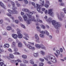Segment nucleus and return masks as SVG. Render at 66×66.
<instances>
[{
  "label": "nucleus",
  "mask_w": 66,
  "mask_h": 66,
  "mask_svg": "<svg viewBox=\"0 0 66 66\" xmlns=\"http://www.w3.org/2000/svg\"><path fill=\"white\" fill-rule=\"evenodd\" d=\"M9 56L10 57V58H12V59H13V58H14V55L11 54H10Z\"/></svg>",
  "instance_id": "bb28decb"
},
{
  "label": "nucleus",
  "mask_w": 66,
  "mask_h": 66,
  "mask_svg": "<svg viewBox=\"0 0 66 66\" xmlns=\"http://www.w3.org/2000/svg\"><path fill=\"white\" fill-rule=\"evenodd\" d=\"M3 23V20H0V24H2Z\"/></svg>",
  "instance_id": "6e6d98bb"
},
{
  "label": "nucleus",
  "mask_w": 66,
  "mask_h": 66,
  "mask_svg": "<svg viewBox=\"0 0 66 66\" xmlns=\"http://www.w3.org/2000/svg\"><path fill=\"white\" fill-rule=\"evenodd\" d=\"M34 55L35 57H37L38 56V53H34Z\"/></svg>",
  "instance_id": "4c0bfd02"
},
{
  "label": "nucleus",
  "mask_w": 66,
  "mask_h": 66,
  "mask_svg": "<svg viewBox=\"0 0 66 66\" xmlns=\"http://www.w3.org/2000/svg\"><path fill=\"white\" fill-rule=\"evenodd\" d=\"M8 41H9L10 42H11L13 41V39L11 38H9L8 39Z\"/></svg>",
  "instance_id": "79ce46f5"
},
{
  "label": "nucleus",
  "mask_w": 66,
  "mask_h": 66,
  "mask_svg": "<svg viewBox=\"0 0 66 66\" xmlns=\"http://www.w3.org/2000/svg\"><path fill=\"white\" fill-rule=\"evenodd\" d=\"M49 37L50 39H52V36L49 35Z\"/></svg>",
  "instance_id": "0e129e2a"
},
{
  "label": "nucleus",
  "mask_w": 66,
  "mask_h": 66,
  "mask_svg": "<svg viewBox=\"0 0 66 66\" xmlns=\"http://www.w3.org/2000/svg\"><path fill=\"white\" fill-rule=\"evenodd\" d=\"M27 46L29 49H32V50L34 51V50H35V48L34 47H32V46H31L30 44L27 45Z\"/></svg>",
  "instance_id": "9d476101"
},
{
  "label": "nucleus",
  "mask_w": 66,
  "mask_h": 66,
  "mask_svg": "<svg viewBox=\"0 0 66 66\" xmlns=\"http://www.w3.org/2000/svg\"><path fill=\"white\" fill-rule=\"evenodd\" d=\"M22 11L25 12H29V9L26 8L23 9Z\"/></svg>",
  "instance_id": "4be33fe9"
},
{
  "label": "nucleus",
  "mask_w": 66,
  "mask_h": 66,
  "mask_svg": "<svg viewBox=\"0 0 66 66\" xmlns=\"http://www.w3.org/2000/svg\"><path fill=\"white\" fill-rule=\"evenodd\" d=\"M52 22L53 25L55 28L57 29L58 27H61V24L59 22H56V21L54 20H53L52 21Z\"/></svg>",
  "instance_id": "f03ea898"
},
{
  "label": "nucleus",
  "mask_w": 66,
  "mask_h": 66,
  "mask_svg": "<svg viewBox=\"0 0 66 66\" xmlns=\"http://www.w3.org/2000/svg\"><path fill=\"white\" fill-rule=\"evenodd\" d=\"M15 22L16 23H18V20H15Z\"/></svg>",
  "instance_id": "680f3d73"
},
{
  "label": "nucleus",
  "mask_w": 66,
  "mask_h": 66,
  "mask_svg": "<svg viewBox=\"0 0 66 66\" xmlns=\"http://www.w3.org/2000/svg\"><path fill=\"white\" fill-rule=\"evenodd\" d=\"M35 41L36 43H39L40 42H39V38H38V39H36Z\"/></svg>",
  "instance_id": "7c9ffc66"
},
{
  "label": "nucleus",
  "mask_w": 66,
  "mask_h": 66,
  "mask_svg": "<svg viewBox=\"0 0 66 66\" xmlns=\"http://www.w3.org/2000/svg\"><path fill=\"white\" fill-rule=\"evenodd\" d=\"M13 54H14V55H17V54H18V55H20V54L19 53L17 52H16L13 53Z\"/></svg>",
  "instance_id": "473e14b6"
},
{
  "label": "nucleus",
  "mask_w": 66,
  "mask_h": 66,
  "mask_svg": "<svg viewBox=\"0 0 66 66\" xmlns=\"http://www.w3.org/2000/svg\"><path fill=\"white\" fill-rule=\"evenodd\" d=\"M0 5L1 7H3L4 4L1 2H0Z\"/></svg>",
  "instance_id": "e433bc0d"
},
{
  "label": "nucleus",
  "mask_w": 66,
  "mask_h": 66,
  "mask_svg": "<svg viewBox=\"0 0 66 66\" xmlns=\"http://www.w3.org/2000/svg\"><path fill=\"white\" fill-rule=\"evenodd\" d=\"M18 47L19 48H21L22 47V44L21 42H19L18 44Z\"/></svg>",
  "instance_id": "a211bd4d"
},
{
  "label": "nucleus",
  "mask_w": 66,
  "mask_h": 66,
  "mask_svg": "<svg viewBox=\"0 0 66 66\" xmlns=\"http://www.w3.org/2000/svg\"><path fill=\"white\" fill-rule=\"evenodd\" d=\"M39 32L40 33H43V34H45V33H46V34H47V35H49V32H48V31L47 30H45V31H40Z\"/></svg>",
  "instance_id": "f8f14e48"
},
{
  "label": "nucleus",
  "mask_w": 66,
  "mask_h": 66,
  "mask_svg": "<svg viewBox=\"0 0 66 66\" xmlns=\"http://www.w3.org/2000/svg\"><path fill=\"white\" fill-rule=\"evenodd\" d=\"M6 29L8 31H10L12 30V28L11 26H8L7 27Z\"/></svg>",
  "instance_id": "dca6fc26"
},
{
  "label": "nucleus",
  "mask_w": 66,
  "mask_h": 66,
  "mask_svg": "<svg viewBox=\"0 0 66 66\" xmlns=\"http://www.w3.org/2000/svg\"><path fill=\"white\" fill-rule=\"evenodd\" d=\"M28 13L29 14H28L29 15H33V13L32 12H29Z\"/></svg>",
  "instance_id": "a18cd8bd"
},
{
  "label": "nucleus",
  "mask_w": 66,
  "mask_h": 66,
  "mask_svg": "<svg viewBox=\"0 0 66 66\" xmlns=\"http://www.w3.org/2000/svg\"><path fill=\"white\" fill-rule=\"evenodd\" d=\"M16 5L18 6V7H19V6H20V4H19V3H17L16 4Z\"/></svg>",
  "instance_id": "864d4df0"
},
{
  "label": "nucleus",
  "mask_w": 66,
  "mask_h": 66,
  "mask_svg": "<svg viewBox=\"0 0 66 66\" xmlns=\"http://www.w3.org/2000/svg\"><path fill=\"white\" fill-rule=\"evenodd\" d=\"M60 6H63V5H64V3H61L60 4Z\"/></svg>",
  "instance_id": "e2e57ef3"
},
{
  "label": "nucleus",
  "mask_w": 66,
  "mask_h": 66,
  "mask_svg": "<svg viewBox=\"0 0 66 66\" xmlns=\"http://www.w3.org/2000/svg\"><path fill=\"white\" fill-rule=\"evenodd\" d=\"M49 5H48L47 4H46L45 5V7L46 8H48V7H49Z\"/></svg>",
  "instance_id": "c03bdc74"
},
{
  "label": "nucleus",
  "mask_w": 66,
  "mask_h": 66,
  "mask_svg": "<svg viewBox=\"0 0 66 66\" xmlns=\"http://www.w3.org/2000/svg\"><path fill=\"white\" fill-rule=\"evenodd\" d=\"M23 43H24V44H25V46H27V45H28L27 44V43H26V42H24Z\"/></svg>",
  "instance_id": "774afa93"
},
{
  "label": "nucleus",
  "mask_w": 66,
  "mask_h": 66,
  "mask_svg": "<svg viewBox=\"0 0 66 66\" xmlns=\"http://www.w3.org/2000/svg\"><path fill=\"white\" fill-rule=\"evenodd\" d=\"M2 34L3 35H5L6 34V32L5 31H3L2 32Z\"/></svg>",
  "instance_id": "37998d69"
},
{
  "label": "nucleus",
  "mask_w": 66,
  "mask_h": 66,
  "mask_svg": "<svg viewBox=\"0 0 66 66\" xmlns=\"http://www.w3.org/2000/svg\"><path fill=\"white\" fill-rule=\"evenodd\" d=\"M60 16L61 17L63 18L64 17V14L63 13L61 12Z\"/></svg>",
  "instance_id": "5701e85b"
},
{
  "label": "nucleus",
  "mask_w": 66,
  "mask_h": 66,
  "mask_svg": "<svg viewBox=\"0 0 66 66\" xmlns=\"http://www.w3.org/2000/svg\"><path fill=\"white\" fill-rule=\"evenodd\" d=\"M32 5L34 6L35 8H36V7H37L38 6V4H36V5H35V3L34 2H32Z\"/></svg>",
  "instance_id": "f3484780"
},
{
  "label": "nucleus",
  "mask_w": 66,
  "mask_h": 66,
  "mask_svg": "<svg viewBox=\"0 0 66 66\" xmlns=\"http://www.w3.org/2000/svg\"><path fill=\"white\" fill-rule=\"evenodd\" d=\"M56 14L58 20H60V21H62V20H63V18H62L61 17L60 15H59V13H56Z\"/></svg>",
  "instance_id": "1a4fd4ad"
},
{
  "label": "nucleus",
  "mask_w": 66,
  "mask_h": 66,
  "mask_svg": "<svg viewBox=\"0 0 66 66\" xmlns=\"http://www.w3.org/2000/svg\"><path fill=\"white\" fill-rule=\"evenodd\" d=\"M11 62L12 63H13V64H15L16 62H17V63H18V62H20L21 63V60H11Z\"/></svg>",
  "instance_id": "9b49d317"
},
{
  "label": "nucleus",
  "mask_w": 66,
  "mask_h": 66,
  "mask_svg": "<svg viewBox=\"0 0 66 66\" xmlns=\"http://www.w3.org/2000/svg\"><path fill=\"white\" fill-rule=\"evenodd\" d=\"M56 33H59V31L58 30H56Z\"/></svg>",
  "instance_id": "338daca9"
},
{
  "label": "nucleus",
  "mask_w": 66,
  "mask_h": 66,
  "mask_svg": "<svg viewBox=\"0 0 66 66\" xmlns=\"http://www.w3.org/2000/svg\"><path fill=\"white\" fill-rule=\"evenodd\" d=\"M5 20H7L9 22H10V19H9V18H6L5 19Z\"/></svg>",
  "instance_id": "de8ad7c7"
},
{
  "label": "nucleus",
  "mask_w": 66,
  "mask_h": 66,
  "mask_svg": "<svg viewBox=\"0 0 66 66\" xmlns=\"http://www.w3.org/2000/svg\"><path fill=\"white\" fill-rule=\"evenodd\" d=\"M35 37L36 39L39 38V37H38V35L37 34H36L35 35Z\"/></svg>",
  "instance_id": "c756f323"
},
{
  "label": "nucleus",
  "mask_w": 66,
  "mask_h": 66,
  "mask_svg": "<svg viewBox=\"0 0 66 66\" xmlns=\"http://www.w3.org/2000/svg\"><path fill=\"white\" fill-rule=\"evenodd\" d=\"M30 63L31 64H34V62H33V60H30Z\"/></svg>",
  "instance_id": "a19ab883"
},
{
  "label": "nucleus",
  "mask_w": 66,
  "mask_h": 66,
  "mask_svg": "<svg viewBox=\"0 0 66 66\" xmlns=\"http://www.w3.org/2000/svg\"><path fill=\"white\" fill-rule=\"evenodd\" d=\"M40 0V1H41L42 2L41 3V5H42V6H44V0Z\"/></svg>",
  "instance_id": "cd10ccee"
},
{
  "label": "nucleus",
  "mask_w": 66,
  "mask_h": 66,
  "mask_svg": "<svg viewBox=\"0 0 66 66\" xmlns=\"http://www.w3.org/2000/svg\"><path fill=\"white\" fill-rule=\"evenodd\" d=\"M37 29L38 31H39V32L41 31V30H40V28L38 26L37 27Z\"/></svg>",
  "instance_id": "a878e982"
},
{
  "label": "nucleus",
  "mask_w": 66,
  "mask_h": 66,
  "mask_svg": "<svg viewBox=\"0 0 66 66\" xmlns=\"http://www.w3.org/2000/svg\"><path fill=\"white\" fill-rule=\"evenodd\" d=\"M49 57L50 61L52 62H53L54 63H56L57 62L56 59L54 55H50Z\"/></svg>",
  "instance_id": "7ed1b4c3"
},
{
  "label": "nucleus",
  "mask_w": 66,
  "mask_h": 66,
  "mask_svg": "<svg viewBox=\"0 0 66 66\" xmlns=\"http://www.w3.org/2000/svg\"><path fill=\"white\" fill-rule=\"evenodd\" d=\"M22 58L24 59H26L27 58V56L24 55H22Z\"/></svg>",
  "instance_id": "b1692460"
},
{
  "label": "nucleus",
  "mask_w": 66,
  "mask_h": 66,
  "mask_svg": "<svg viewBox=\"0 0 66 66\" xmlns=\"http://www.w3.org/2000/svg\"><path fill=\"white\" fill-rule=\"evenodd\" d=\"M16 30L17 31V33L18 34V38H22V35L20 32V30L19 29H17Z\"/></svg>",
  "instance_id": "423d86ee"
},
{
  "label": "nucleus",
  "mask_w": 66,
  "mask_h": 66,
  "mask_svg": "<svg viewBox=\"0 0 66 66\" xmlns=\"http://www.w3.org/2000/svg\"><path fill=\"white\" fill-rule=\"evenodd\" d=\"M38 7V6L37 7H36H36L37 8V11L39 12V13H41V14H43V12L40 11V7L39 6Z\"/></svg>",
  "instance_id": "ddd939ff"
},
{
  "label": "nucleus",
  "mask_w": 66,
  "mask_h": 66,
  "mask_svg": "<svg viewBox=\"0 0 66 66\" xmlns=\"http://www.w3.org/2000/svg\"><path fill=\"white\" fill-rule=\"evenodd\" d=\"M8 12L9 13V14H7V15L8 16H11V14H13V11H12L8 10Z\"/></svg>",
  "instance_id": "4468645a"
},
{
  "label": "nucleus",
  "mask_w": 66,
  "mask_h": 66,
  "mask_svg": "<svg viewBox=\"0 0 66 66\" xmlns=\"http://www.w3.org/2000/svg\"><path fill=\"white\" fill-rule=\"evenodd\" d=\"M24 35L26 37H23V38L24 39H25L26 40H29V34L27 33H24Z\"/></svg>",
  "instance_id": "6e6552de"
},
{
  "label": "nucleus",
  "mask_w": 66,
  "mask_h": 66,
  "mask_svg": "<svg viewBox=\"0 0 66 66\" xmlns=\"http://www.w3.org/2000/svg\"><path fill=\"white\" fill-rule=\"evenodd\" d=\"M60 50L61 52H63V49L62 48H60Z\"/></svg>",
  "instance_id": "13d9d810"
},
{
  "label": "nucleus",
  "mask_w": 66,
  "mask_h": 66,
  "mask_svg": "<svg viewBox=\"0 0 66 66\" xmlns=\"http://www.w3.org/2000/svg\"><path fill=\"white\" fill-rule=\"evenodd\" d=\"M27 15L29 18L27 22V23L28 24H30L31 23V21H36V20H35L34 16L33 17L31 15H29L28 14H27Z\"/></svg>",
  "instance_id": "f257e3e1"
},
{
  "label": "nucleus",
  "mask_w": 66,
  "mask_h": 66,
  "mask_svg": "<svg viewBox=\"0 0 66 66\" xmlns=\"http://www.w3.org/2000/svg\"><path fill=\"white\" fill-rule=\"evenodd\" d=\"M39 60L41 62H44V59H42L40 58Z\"/></svg>",
  "instance_id": "3c124183"
},
{
  "label": "nucleus",
  "mask_w": 66,
  "mask_h": 66,
  "mask_svg": "<svg viewBox=\"0 0 66 66\" xmlns=\"http://www.w3.org/2000/svg\"><path fill=\"white\" fill-rule=\"evenodd\" d=\"M40 21V19H39V18H38L37 19V21L38 22H39V21Z\"/></svg>",
  "instance_id": "69168bd1"
},
{
  "label": "nucleus",
  "mask_w": 66,
  "mask_h": 66,
  "mask_svg": "<svg viewBox=\"0 0 66 66\" xmlns=\"http://www.w3.org/2000/svg\"><path fill=\"white\" fill-rule=\"evenodd\" d=\"M62 11H64L65 14H66V8H64L62 9Z\"/></svg>",
  "instance_id": "58836bf2"
},
{
  "label": "nucleus",
  "mask_w": 66,
  "mask_h": 66,
  "mask_svg": "<svg viewBox=\"0 0 66 66\" xmlns=\"http://www.w3.org/2000/svg\"><path fill=\"white\" fill-rule=\"evenodd\" d=\"M23 62L25 63H28V62L26 60H24L23 61Z\"/></svg>",
  "instance_id": "603ef678"
},
{
  "label": "nucleus",
  "mask_w": 66,
  "mask_h": 66,
  "mask_svg": "<svg viewBox=\"0 0 66 66\" xmlns=\"http://www.w3.org/2000/svg\"><path fill=\"white\" fill-rule=\"evenodd\" d=\"M11 3L12 6H13V10L12 11L13 14H17V13L16 10H15V9H17V7H15V3H14V2H13L11 1Z\"/></svg>",
  "instance_id": "39448f33"
},
{
  "label": "nucleus",
  "mask_w": 66,
  "mask_h": 66,
  "mask_svg": "<svg viewBox=\"0 0 66 66\" xmlns=\"http://www.w3.org/2000/svg\"><path fill=\"white\" fill-rule=\"evenodd\" d=\"M10 47V45L7 44H4V48H9Z\"/></svg>",
  "instance_id": "6ab92c4d"
},
{
  "label": "nucleus",
  "mask_w": 66,
  "mask_h": 66,
  "mask_svg": "<svg viewBox=\"0 0 66 66\" xmlns=\"http://www.w3.org/2000/svg\"><path fill=\"white\" fill-rule=\"evenodd\" d=\"M20 26L22 28H23V29H25L26 28V27L24 26V25L23 24H20Z\"/></svg>",
  "instance_id": "72a5a7b5"
},
{
  "label": "nucleus",
  "mask_w": 66,
  "mask_h": 66,
  "mask_svg": "<svg viewBox=\"0 0 66 66\" xmlns=\"http://www.w3.org/2000/svg\"><path fill=\"white\" fill-rule=\"evenodd\" d=\"M40 52L41 54H42V55H44L45 54V52H44L43 51H41Z\"/></svg>",
  "instance_id": "ea45409f"
},
{
  "label": "nucleus",
  "mask_w": 66,
  "mask_h": 66,
  "mask_svg": "<svg viewBox=\"0 0 66 66\" xmlns=\"http://www.w3.org/2000/svg\"><path fill=\"white\" fill-rule=\"evenodd\" d=\"M24 3L26 4H27L28 3V2L27 1H24Z\"/></svg>",
  "instance_id": "8fccbe9b"
},
{
  "label": "nucleus",
  "mask_w": 66,
  "mask_h": 66,
  "mask_svg": "<svg viewBox=\"0 0 66 66\" xmlns=\"http://www.w3.org/2000/svg\"><path fill=\"white\" fill-rule=\"evenodd\" d=\"M35 46L37 49H40L41 48L42 49H44V50L46 49V47L42 44H41L40 45L38 44H36L35 45Z\"/></svg>",
  "instance_id": "20e7f679"
},
{
  "label": "nucleus",
  "mask_w": 66,
  "mask_h": 66,
  "mask_svg": "<svg viewBox=\"0 0 66 66\" xmlns=\"http://www.w3.org/2000/svg\"><path fill=\"white\" fill-rule=\"evenodd\" d=\"M47 63L48 64H51V62L49 61H48V62H47Z\"/></svg>",
  "instance_id": "bf43d9fd"
},
{
  "label": "nucleus",
  "mask_w": 66,
  "mask_h": 66,
  "mask_svg": "<svg viewBox=\"0 0 66 66\" xmlns=\"http://www.w3.org/2000/svg\"><path fill=\"white\" fill-rule=\"evenodd\" d=\"M19 19L21 21H23V20H22V18L20 16H19L18 17Z\"/></svg>",
  "instance_id": "c9c22d12"
},
{
  "label": "nucleus",
  "mask_w": 66,
  "mask_h": 66,
  "mask_svg": "<svg viewBox=\"0 0 66 66\" xmlns=\"http://www.w3.org/2000/svg\"><path fill=\"white\" fill-rule=\"evenodd\" d=\"M28 43L29 45H31V46H34V43H32L29 42H28Z\"/></svg>",
  "instance_id": "f704fd0d"
},
{
  "label": "nucleus",
  "mask_w": 66,
  "mask_h": 66,
  "mask_svg": "<svg viewBox=\"0 0 66 66\" xmlns=\"http://www.w3.org/2000/svg\"><path fill=\"white\" fill-rule=\"evenodd\" d=\"M56 53L57 54V55H59V54H60V51L57 50H56Z\"/></svg>",
  "instance_id": "2f4dec72"
},
{
  "label": "nucleus",
  "mask_w": 66,
  "mask_h": 66,
  "mask_svg": "<svg viewBox=\"0 0 66 66\" xmlns=\"http://www.w3.org/2000/svg\"><path fill=\"white\" fill-rule=\"evenodd\" d=\"M8 51H9V52H12V50L11 49L9 48L8 49Z\"/></svg>",
  "instance_id": "4d7b16f0"
},
{
  "label": "nucleus",
  "mask_w": 66,
  "mask_h": 66,
  "mask_svg": "<svg viewBox=\"0 0 66 66\" xmlns=\"http://www.w3.org/2000/svg\"><path fill=\"white\" fill-rule=\"evenodd\" d=\"M46 21H48L49 23H50L51 22V21L52 20V18H49L48 19H46Z\"/></svg>",
  "instance_id": "aec40b11"
},
{
  "label": "nucleus",
  "mask_w": 66,
  "mask_h": 66,
  "mask_svg": "<svg viewBox=\"0 0 66 66\" xmlns=\"http://www.w3.org/2000/svg\"><path fill=\"white\" fill-rule=\"evenodd\" d=\"M52 9H50L48 10V14H50V15L52 16V17H53L54 15V13L52 12Z\"/></svg>",
  "instance_id": "0eeeda50"
},
{
  "label": "nucleus",
  "mask_w": 66,
  "mask_h": 66,
  "mask_svg": "<svg viewBox=\"0 0 66 66\" xmlns=\"http://www.w3.org/2000/svg\"><path fill=\"white\" fill-rule=\"evenodd\" d=\"M0 66H6L3 62H0Z\"/></svg>",
  "instance_id": "393cba45"
},
{
  "label": "nucleus",
  "mask_w": 66,
  "mask_h": 66,
  "mask_svg": "<svg viewBox=\"0 0 66 66\" xmlns=\"http://www.w3.org/2000/svg\"><path fill=\"white\" fill-rule=\"evenodd\" d=\"M44 58L47 61H48V58H45V57H44Z\"/></svg>",
  "instance_id": "052dcab7"
},
{
  "label": "nucleus",
  "mask_w": 66,
  "mask_h": 66,
  "mask_svg": "<svg viewBox=\"0 0 66 66\" xmlns=\"http://www.w3.org/2000/svg\"><path fill=\"white\" fill-rule=\"evenodd\" d=\"M12 36L13 38L14 39H17L18 37V36L16 34H13L12 35Z\"/></svg>",
  "instance_id": "2eb2a0df"
},
{
  "label": "nucleus",
  "mask_w": 66,
  "mask_h": 66,
  "mask_svg": "<svg viewBox=\"0 0 66 66\" xmlns=\"http://www.w3.org/2000/svg\"><path fill=\"white\" fill-rule=\"evenodd\" d=\"M3 7V9H4L5 10H6V6H5L3 5V7Z\"/></svg>",
  "instance_id": "5fc2aeb1"
},
{
  "label": "nucleus",
  "mask_w": 66,
  "mask_h": 66,
  "mask_svg": "<svg viewBox=\"0 0 66 66\" xmlns=\"http://www.w3.org/2000/svg\"><path fill=\"white\" fill-rule=\"evenodd\" d=\"M41 27L42 28H43V29H45L46 28V27L44 25H41Z\"/></svg>",
  "instance_id": "49530a36"
},
{
  "label": "nucleus",
  "mask_w": 66,
  "mask_h": 66,
  "mask_svg": "<svg viewBox=\"0 0 66 66\" xmlns=\"http://www.w3.org/2000/svg\"><path fill=\"white\" fill-rule=\"evenodd\" d=\"M40 37H42V38H44V37H45V36L44 35L42 34H40Z\"/></svg>",
  "instance_id": "c85d7f7f"
},
{
  "label": "nucleus",
  "mask_w": 66,
  "mask_h": 66,
  "mask_svg": "<svg viewBox=\"0 0 66 66\" xmlns=\"http://www.w3.org/2000/svg\"><path fill=\"white\" fill-rule=\"evenodd\" d=\"M44 65V63H39V66H43Z\"/></svg>",
  "instance_id": "09e8293b"
},
{
  "label": "nucleus",
  "mask_w": 66,
  "mask_h": 66,
  "mask_svg": "<svg viewBox=\"0 0 66 66\" xmlns=\"http://www.w3.org/2000/svg\"><path fill=\"white\" fill-rule=\"evenodd\" d=\"M23 18L24 20L25 21H26L28 19V18L27 16L26 15H24L23 16Z\"/></svg>",
  "instance_id": "412c9836"
}]
</instances>
